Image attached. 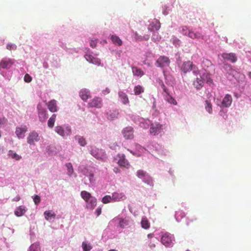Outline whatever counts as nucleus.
<instances>
[{"instance_id":"1","label":"nucleus","mask_w":251,"mask_h":251,"mask_svg":"<svg viewBox=\"0 0 251 251\" xmlns=\"http://www.w3.org/2000/svg\"><path fill=\"white\" fill-rule=\"evenodd\" d=\"M80 195L81 198L87 203L86 208L90 210H93L97 205V199L92 196L89 192L86 191H81Z\"/></svg>"},{"instance_id":"2","label":"nucleus","mask_w":251,"mask_h":251,"mask_svg":"<svg viewBox=\"0 0 251 251\" xmlns=\"http://www.w3.org/2000/svg\"><path fill=\"white\" fill-rule=\"evenodd\" d=\"M180 70L184 74H186L192 71L194 75H197L200 73L198 68L191 61H186L183 62L180 66Z\"/></svg>"},{"instance_id":"3","label":"nucleus","mask_w":251,"mask_h":251,"mask_svg":"<svg viewBox=\"0 0 251 251\" xmlns=\"http://www.w3.org/2000/svg\"><path fill=\"white\" fill-rule=\"evenodd\" d=\"M174 237L168 233H165L162 236L161 242L166 247H171L173 245Z\"/></svg>"},{"instance_id":"4","label":"nucleus","mask_w":251,"mask_h":251,"mask_svg":"<svg viewBox=\"0 0 251 251\" xmlns=\"http://www.w3.org/2000/svg\"><path fill=\"white\" fill-rule=\"evenodd\" d=\"M161 86L164 92V94H163L164 100L171 104L176 105L177 104L176 100L174 98L170 95L169 90L165 85L162 84Z\"/></svg>"},{"instance_id":"5","label":"nucleus","mask_w":251,"mask_h":251,"mask_svg":"<svg viewBox=\"0 0 251 251\" xmlns=\"http://www.w3.org/2000/svg\"><path fill=\"white\" fill-rule=\"evenodd\" d=\"M122 134L126 140H132L134 138V129L131 126H127L123 129Z\"/></svg>"},{"instance_id":"6","label":"nucleus","mask_w":251,"mask_h":251,"mask_svg":"<svg viewBox=\"0 0 251 251\" xmlns=\"http://www.w3.org/2000/svg\"><path fill=\"white\" fill-rule=\"evenodd\" d=\"M55 131L62 137L70 136L71 134V128L70 126H66L64 128L62 126H58L55 127Z\"/></svg>"},{"instance_id":"7","label":"nucleus","mask_w":251,"mask_h":251,"mask_svg":"<svg viewBox=\"0 0 251 251\" xmlns=\"http://www.w3.org/2000/svg\"><path fill=\"white\" fill-rule=\"evenodd\" d=\"M115 159L118 160L117 163L121 167L126 168H128L130 167V164L124 154H118Z\"/></svg>"},{"instance_id":"8","label":"nucleus","mask_w":251,"mask_h":251,"mask_svg":"<svg viewBox=\"0 0 251 251\" xmlns=\"http://www.w3.org/2000/svg\"><path fill=\"white\" fill-rule=\"evenodd\" d=\"M37 109L39 120L41 122H45L48 116L47 110L40 104L37 105Z\"/></svg>"},{"instance_id":"9","label":"nucleus","mask_w":251,"mask_h":251,"mask_svg":"<svg viewBox=\"0 0 251 251\" xmlns=\"http://www.w3.org/2000/svg\"><path fill=\"white\" fill-rule=\"evenodd\" d=\"M88 105L90 107L100 108L103 105L102 100L100 98L95 97L88 103Z\"/></svg>"},{"instance_id":"10","label":"nucleus","mask_w":251,"mask_h":251,"mask_svg":"<svg viewBox=\"0 0 251 251\" xmlns=\"http://www.w3.org/2000/svg\"><path fill=\"white\" fill-rule=\"evenodd\" d=\"M170 62V60L168 57L161 56L156 60V65L157 67L163 68L165 66H168Z\"/></svg>"},{"instance_id":"11","label":"nucleus","mask_w":251,"mask_h":251,"mask_svg":"<svg viewBox=\"0 0 251 251\" xmlns=\"http://www.w3.org/2000/svg\"><path fill=\"white\" fill-rule=\"evenodd\" d=\"M162 126L158 123H155L151 125L150 133L153 135L158 134L162 129Z\"/></svg>"},{"instance_id":"12","label":"nucleus","mask_w":251,"mask_h":251,"mask_svg":"<svg viewBox=\"0 0 251 251\" xmlns=\"http://www.w3.org/2000/svg\"><path fill=\"white\" fill-rule=\"evenodd\" d=\"M39 139L38 134L35 131H32L29 134L27 138V142L30 145H35V142H38Z\"/></svg>"},{"instance_id":"13","label":"nucleus","mask_w":251,"mask_h":251,"mask_svg":"<svg viewBox=\"0 0 251 251\" xmlns=\"http://www.w3.org/2000/svg\"><path fill=\"white\" fill-rule=\"evenodd\" d=\"M27 128L26 126L22 125L20 127H17L15 133L19 139H23L25 137V133L27 131Z\"/></svg>"},{"instance_id":"14","label":"nucleus","mask_w":251,"mask_h":251,"mask_svg":"<svg viewBox=\"0 0 251 251\" xmlns=\"http://www.w3.org/2000/svg\"><path fill=\"white\" fill-rule=\"evenodd\" d=\"M14 60L12 59H3L0 62V67L3 69H9L14 63Z\"/></svg>"},{"instance_id":"15","label":"nucleus","mask_w":251,"mask_h":251,"mask_svg":"<svg viewBox=\"0 0 251 251\" xmlns=\"http://www.w3.org/2000/svg\"><path fill=\"white\" fill-rule=\"evenodd\" d=\"M222 56L225 60L228 61L232 63H235L237 60V57L234 53H223L222 54Z\"/></svg>"},{"instance_id":"16","label":"nucleus","mask_w":251,"mask_h":251,"mask_svg":"<svg viewBox=\"0 0 251 251\" xmlns=\"http://www.w3.org/2000/svg\"><path fill=\"white\" fill-rule=\"evenodd\" d=\"M161 27V24L158 20L154 19L148 26V30L151 32L154 30H158Z\"/></svg>"},{"instance_id":"17","label":"nucleus","mask_w":251,"mask_h":251,"mask_svg":"<svg viewBox=\"0 0 251 251\" xmlns=\"http://www.w3.org/2000/svg\"><path fill=\"white\" fill-rule=\"evenodd\" d=\"M113 201H123L126 199V197L124 193L114 192L112 195Z\"/></svg>"},{"instance_id":"18","label":"nucleus","mask_w":251,"mask_h":251,"mask_svg":"<svg viewBox=\"0 0 251 251\" xmlns=\"http://www.w3.org/2000/svg\"><path fill=\"white\" fill-rule=\"evenodd\" d=\"M49 110L51 112H55L58 111L57 101L54 100H50L47 104Z\"/></svg>"},{"instance_id":"19","label":"nucleus","mask_w":251,"mask_h":251,"mask_svg":"<svg viewBox=\"0 0 251 251\" xmlns=\"http://www.w3.org/2000/svg\"><path fill=\"white\" fill-rule=\"evenodd\" d=\"M188 36L192 39L199 40L200 39H203L204 36L200 32L191 30V32H189Z\"/></svg>"},{"instance_id":"20","label":"nucleus","mask_w":251,"mask_h":251,"mask_svg":"<svg viewBox=\"0 0 251 251\" xmlns=\"http://www.w3.org/2000/svg\"><path fill=\"white\" fill-rule=\"evenodd\" d=\"M86 60L92 64L100 65V60L98 58L94 57L92 55L86 54L85 56Z\"/></svg>"},{"instance_id":"21","label":"nucleus","mask_w":251,"mask_h":251,"mask_svg":"<svg viewBox=\"0 0 251 251\" xmlns=\"http://www.w3.org/2000/svg\"><path fill=\"white\" fill-rule=\"evenodd\" d=\"M193 84L197 89H201L203 85V78L201 76L199 77H197L196 79L193 81Z\"/></svg>"},{"instance_id":"22","label":"nucleus","mask_w":251,"mask_h":251,"mask_svg":"<svg viewBox=\"0 0 251 251\" xmlns=\"http://www.w3.org/2000/svg\"><path fill=\"white\" fill-rule=\"evenodd\" d=\"M232 99L231 96L229 94H226L222 102V105L225 107H228L229 106L232 102Z\"/></svg>"},{"instance_id":"23","label":"nucleus","mask_w":251,"mask_h":251,"mask_svg":"<svg viewBox=\"0 0 251 251\" xmlns=\"http://www.w3.org/2000/svg\"><path fill=\"white\" fill-rule=\"evenodd\" d=\"M118 96L124 104H127L129 103L127 95L125 92L122 91H119L118 92Z\"/></svg>"},{"instance_id":"24","label":"nucleus","mask_w":251,"mask_h":251,"mask_svg":"<svg viewBox=\"0 0 251 251\" xmlns=\"http://www.w3.org/2000/svg\"><path fill=\"white\" fill-rule=\"evenodd\" d=\"M146 58L144 60V64L150 66L151 64L152 58L154 57V54L151 52H147L146 53Z\"/></svg>"},{"instance_id":"25","label":"nucleus","mask_w":251,"mask_h":251,"mask_svg":"<svg viewBox=\"0 0 251 251\" xmlns=\"http://www.w3.org/2000/svg\"><path fill=\"white\" fill-rule=\"evenodd\" d=\"M79 96L82 100L86 101L90 97V92L86 90H81L79 92Z\"/></svg>"},{"instance_id":"26","label":"nucleus","mask_w":251,"mask_h":251,"mask_svg":"<svg viewBox=\"0 0 251 251\" xmlns=\"http://www.w3.org/2000/svg\"><path fill=\"white\" fill-rule=\"evenodd\" d=\"M110 38L113 43L115 45L121 46L123 44L122 41L118 36L112 35L111 36Z\"/></svg>"},{"instance_id":"27","label":"nucleus","mask_w":251,"mask_h":251,"mask_svg":"<svg viewBox=\"0 0 251 251\" xmlns=\"http://www.w3.org/2000/svg\"><path fill=\"white\" fill-rule=\"evenodd\" d=\"M134 35H135V39L137 41H142L143 40L147 41L149 39L150 37V34L145 35L144 36H141L140 35H139V34L137 33V32L135 33Z\"/></svg>"},{"instance_id":"28","label":"nucleus","mask_w":251,"mask_h":251,"mask_svg":"<svg viewBox=\"0 0 251 251\" xmlns=\"http://www.w3.org/2000/svg\"><path fill=\"white\" fill-rule=\"evenodd\" d=\"M25 212V209L24 207L20 206L18 207L15 210L14 213L18 216L20 217L23 216Z\"/></svg>"},{"instance_id":"29","label":"nucleus","mask_w":251,"mask_h":251,"mask_svg":"<svg viewBox=\"0 0 251 251\" xmlns=\"http://www.w3.org/2000/svg\"><path fill=\"white\" fill-rule=\"evenodd\" d=\"M141 224L142 227L146 229H149L150 227V223L146 217L142 218Z\"/></svg>"},{"instance_id":"30","label":"nucleus","mask_w":251,"mask_h":251,"mask_svg":"<svg viewBox=\"0 0 251 251\" xmlns=\"http://www.w3.org/2000/svg\"><path fill=\"white\" fill-rule=\"evenodd\" d=\"M75 139L78 141V144L82 147L85 146L86 144V139L82 136L79 135H76L75 137Z\"/></svg>"},{"instance_id":"31","label":"nucleus","mask_w":251,"mask_h":251,"mask_svg":"<svg viewBox=\"0 0 251 251\" xmlns=\"http://www.w3.org/2000/svg\"><path fill=\"white\" fill-rule=\"evenodd\" d=\"M132 73L134 75H136L137 76H141L144 75L143 71H142L141 69L138 68L136 67H133L132 68Z\"/></svg>"},{"instance_id":"32","label":"nucleus","mask_w":251,"mask_h":251,"mask_svg":"<svg viewBox=\"0 0 251 251\" xmlns=\"http://www.w3.org/2000/svg\"><path fill=\"white\" fill-rule=\"evenodd\" d=\"M151 124V122L149 120L143 119L140 123V126L143 128H148Z\"/></svg>"},{"instance_id":"33","label":"nucleus","mask_w":251,"mask_h":251,"mask_svg":"<svg viewBox=\"0 0 251 251\" xmlns=\"http://www.w3.org/2000/svg\"><path fill=\"white\" fill-rule=\"evenodd\" d=\"M56 117V115L55 114H53L50 118V119L48 122V126L49 127L52 128L53 127L54 123L55 121Z\"/></svg>"},{"instance_id":"34","label":"nucleus","mask_w":251,"mask_h":251,"mask_svg":"<svg viewBox=\"0 0 251 251\" xmlns=\"http://www.w3.org/2000/svg\"><path fill=\"white\" fill-rule=\"evenodd\" d=\"M129 224L128 218L121 219L119 221V226L122 228H125Z\"/></svg>"},{"instance_id":"35","label":"nucleus","mask_w":251,"mask_h":251,"mask_svg":"<svg viewBox=\"0 0 251 251\" xmlns=\"http://www.w3.org/2000/svg\"><path fill=\"white\" fill-rule=\"evenodd\" d=\"M45 218L47 220H50L51 218L55 217V214L54 212H51L50 211H46L44 212Z\"/></svg>"},{"instance_id":"36","label":"nucleus","mask_w":251,"mask_h":251,"mask_svg":"<svg viewBox=\"0 0 251 251\" xmlns=\"http://www.w3.org/2000/svg\"><path fill=\"white\" fill-rule=\"evenodd\" d=\"M148 175V173H147L146 172L142 170H139L137 171L136 173V175L137 177L140 179H143V180L145 179L146 176Z\"/></svg>"},{"instance_id":"37","label":"nucleus","mask_w":251,"mask_h":251,"mask_svg":"<svg viewBox=\"0 0 251 251\" xmlns=\"http://www.w3.org/2000/svg\"><path fill=\"white\" fill-rule=\"evenodd\" d=\"M144 91V88H143L142 86H141V85H137V86H135L134 88V94L135 95H139L140 94H141V93H143Z\"/></svg>"},{"instance_id":"38","label":"nucleus","mask_w":251,"mask_h":251,"mask_svg":"<svg viewBox=\"0 0 251 251\" xmlns=\"http://www.w3.org/2000/svg\"><path fill=\"white\" fill-rule=\"evenodd\" d=\"M8 155L11 157L13 159H15L16 160H20L22 157L20 155H19L16 152H15L13 151L10 150L9 151Z\"/></svg>"},{"instance_id":"39","label":"nucleus","mask_w":251,"mask_h":251,"mask_svg":"<svg viewBox=\"0 0 251 251\" xmlns=\"http://www.w3.org/2000/svg\"><path fill=\"white\" fill-rule=\"evenodd\" d=\"M185 216V215L184 212L180 209L176 211V212L175 217L177 221L181 220L182 218L184 217Z\"/></svg>"},{"instance_id":"40","label":"nucleus","mask_w":251,"mask_h":251,"mask_svg":"<svg viewBox=\"0 0 251 251\" xmlns=\"http://www.w3.org/2000/svg\"><path fill=\"white\" fill-rule=\"evenodd\" d=\"M205 108L206 110L210 114L212 112V105L210 101L208 100L205 101Z\"/></svg>"},{"instance_id":"41","label":"nucleus","mask_w":251,"mask_h":251,"mask_svg":"<svg viewBox=\"0 0 251 251\" xmlns=\"http://www.w3.org/2000/svg\"><path fill=\"white\" fill-rule=\"evenodd\" d=\"M84 174L89 177V180L91 183L95 181L94 179V174L92 171H87L86 173H84Z\"/></svg>"},{"instance_id":"42","label":"nucleus","mask_w":251,"mask_h":251,"mask_svg":"<svg viewBox=\"0 0 251 251\" xmlns=\"http://www.w3.org/2000/svg\"><path fill=\"white\" fill-rule=\"evenodd\" d=\"M66 166L67 168L68 174L71 176L74 173V169L73 166L71 163H68L66 164Z\"/></svg>"},{"instance_id":"43","label":"nucleus","mask_w":251,"mask_h":251,"mask_svg":"<svg viewBox=\"0 0 251 251\" xmlns=\"http://www.w3.org/2000/svg\"><path fill=\"white\" fill-rule=\"evenodd\" d=\"M112 201V196L109 195H106L103 197L102 199V202L104 203H108Z\"/></svg>"},{"instance_id":"44","label":"nucleus","mask_w":251,"mask_h":251,"mask_svg":"<svg viewBox=\"0 0 251 251\" xmlns=\"http://www.w3.org/2000/svg\"><path fill=\"white\" fill-rule=\"evenodd\" d=\"M143 181L145 182L148 183V184L150 185H153V180L152 177L148 174L147 176L145 177V179L143 180Z\"/></svg>"},{"instance_id":"45","label":"nucleus","mask_w":251,"mask_h":251,"mask_svg":"<svg viewBox=\"0 0 251 251\" xmlns=\"http://www.w3.org/2000/svg\"><path fill=\"white\" fill-rule=\"evenodd\" d=\"M83 251H90L92 249V246L90 244H87L83 242L82 244Z\"/></svg>"},{"instance_id":"46","label":"nucleus","mask_w":251,"mask_h":251,"mask_svg":"<svg viewBox=\"0 0 251 251\" xmlns=\"http://www.w3.org/2000/svg\"><path fill=\"white\" fill-rule=\"evenodd\" d=\"M151 39L154 42L159 41L161 39V36L158 32H154L152 34Z\"/></svg>"},{"instance_id":"47","label":"nucleus","mask_w":251,"mask_h":251,"mask_svg":"<svg viewBox=\"0 0 251 251\" xmlns=\"http://www.w3.org/2000/svg\"><path fill=\"white\" fill-rule=\"evenodd\" d=\"M191 31L186 26H183L181 27V33L184 35L188 36L189 32H191Z\"/></svg>"},{"instance_id":"48","label":"nucleus","mask_w":251,"mask_h":251,"mask_svg":"<svg viewBox=\"0 0 251 251\" xmlns=\"http://www.w3.org/2000/svg\"><path fill=\"white\" fill-rule=\"evenodd\" d=\"M39 246L36 244H32L30 246L28 251H39Z\"/></svg>"},{"instance_id":"49","label":"nucleus","mask_w":251,"mask_h":251,"mask_svg":"<svg viewBox=\"0 0 251 251\" xmlns=\"http://www.w3.org/2000/svg\"><path fill=\"white\" fill-rule=\"evenodd\" d=\"M6 49L8 50H16L17 49V46L14 44H8L6 45Z\"/></svg>"},{"instance_id":"50","label":"nucleus","mask_w":251,"mask_h":251,"mask_svg":"<svg viewBox=\"0 0 251 251\" xmlns=\"http://www.w3.org/2000/svg\"><path fill=\"white\" fill-rule=\"evenodd\" d=\"M33 201L35 204H38L41 201L40 197L38 195H35L33 198Z\"/></svg>"},{"instance_id":"51","label":"nucleus","mask_w":251,"mask_h":251,"mask_svg":"<svg viewBox=\"0 0 251 251\" xmlns=\"http://www.w3.org/2000/svg\"><path fill=\"white\" fill-rule=\"evenodd\" d=\"M32 80L31 77L28 75L26 74L24 76V80L26 82H30Z\"/></svg>"},{"instance_id":"52","label":"nucleus","mask_w":251,"mask_h":251,"mask_svg":"<svg viewBox=\"0 0 251 251\" xmlns=\"http://www.w3.org/2000/svg\"><path fill=\"white\" fill-rule=\"evenodd\" d=\"M7 122V119L5 118H0V126L5 124Z\"/></svg>"},{"instance_id":"53","label":"nucleus","mask_w":251,"mask_h":251,"mask_svg":"<svg viewBox=\"0 0 251 251\" xmlns=\"http://www.w3.org/2000/svg\"><path fill=\"white\" fill-rule=\"evenodd\" d=\"M110 92V89L108 88H106L104 90L102 91V94L104 95H106L108 94Z\"/></svg>"},{"instance_id":"54","label":"nucleus","mask_w":251,"mask_h":251,"mask_svg":"<svg viewBox=\"0 0 251 251\" xmlns=\"http://www.w3.org/2000/svg\"><path fill=\"white\" fill-rule=\"evenodd\" d=\"M90 46L93 48H94L97 46V42L95 41H92L90 43Z\"/></svg>"},{"instance_id":"55","label":"nucleus","mask_w":251,"mask_h":251,"mask_svg":"<svg viewBox=\"0 0 251 251\" xmlns=\"http://www.w3.org/2000/svg\"><path fill=\"white\" fill-rule=\"evenodd\" d=\"M101 213V208L100 207L98 208L96 210V213L97 216H99Z\"/></svg>"},{"instance_id":"56","label":"nucleus","mask_w":251,"mask_h":251,"mask_svg":"<svg viewBox=\"0 0 251 251\" xmlns=\"http://www.w3.org/2000/svg\"><path fill=\"white\" fill-rule=\"evenodd\" d=\"M20 199L21 198L20 196L18 195L12 200V201H18L20 200Z\"/></svg>"},{"instance_id":"57","label":"nucleus","mask_w":251,"mask_h":251,"mask_svg":"<svg viewBox=\"0 0 251 251\" xmlns=\"http://www.w3.org/2000/svg\"><path fill=\"white\" fill-rule=\"evenodd\" d=\"M149 247L151 249H153L155 247V245L154 243H150L149 244Z\"/></svg>"},{"instance_id":"58","label":"nucleus","mask_w":251,"mask_h":251,"mask_svg":"<svg viewBox=\"0 0 251 251\" xmlns=\"http://www.w3.org/2000/svg\"><path fill=\"white\" fill-rule=\"evenodd\" d=\"M113 171L115 173H119L120 172V170L118 168H114Z\"/></svg>"},{"instance_id":"59","label":"nucleus","mask_w":251,"mask_h":251,"mask_svg":"<svg viewBox=\"0 0 251 251\" xmlns=\"http://www.w3.org/2000/svg\"><path fill=\"white\" fill-rule=\"evenodd\" d=\"M153 237V233H150L148 235V237L149 238H151Z\"/></svg>"},{"instance_id":"60","label":"nucleus","mask_w":251,"mask_h":251,"mask_svg":"<svg viewBox=\"0 0 251 251\" xmlns=\"http://www.w3.org/2000/svg\"><path fill=\"white\" fill-rule=\"evenodd\" d=\"M207 82H208V83H212V80L211 79H208L207 80Z\"/></svg>"},{"instance_id":"61","label":"nucleus","mask_w":251,"mask_h":251,"mask_svg":"<svg viewBox=\"0 0 251 251\" xmlns=\"http://www.w3.org/2000/svg\"><path fill=\"white\" fill-rule=\"evenodd\" d=\"M249 75L250 77L251 78V72L249 73Z\"/></svg>"},{"instance_id":"62","label":"nucleus","mask_w":251,"mask_h":251,"mask_svg":"<svg viewBox=\"0 0 251 251\" xmlns=\"http://www.w3.org/2000/svg\"><path fill=\"white\" fill-rule=\"evenodd\" d=\"M109 251H117L116 250H110Z\"/></svg>"},{"instance_id":"63","label":"nucleus","mask_w":251,"mask_h":251,"mask_svg":"<svg viewBox=\"0 0 251 251\" xmlns=\"http://www.w3.org/2000/svg\"><path fill=\"white\" fill-rule=\"evenodd\" d=\"M1 131H0V138L1 137Z\"/></svg>"},{"instance_id":"64","label":"nucleus","mask_w":251,"mask_h":251,"mask_svg":"<svg viewBox=\"0 0 251 251\" xmlns=\"http://www.w3.org/2000/svg\"><path fill=\"white\" fill-rule=\"evenodd\" d=\"M44 68H47V65L44 66Z\"/></svg>"}]
</instances>
